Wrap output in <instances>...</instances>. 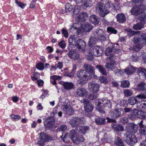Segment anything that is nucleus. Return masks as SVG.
<instances>
[{
    "label": "nucleus",
    "mask_w": 146,
    "mask_h": 146,
    "mask_svg": "<svg viewBox=\"0 0 146 146\" xmlns=\"http://www.w3.org/2000/svg\"><path fill=\"white\" fill-rule=\"evenodd\" d=\"M137 74L139 76L146 78V69L144 68H140L137 70Z\"/></svg>",
    "instance_id": "33"
},
{
    "label": "nucleus",
    "mask_w": 146,
    "mask_h": 146,
    "mask_svg": "<svg viewBox=\"0 0 146 146\" xmlns=\"http://www.w3.org/2000/svg\"><path fill=\"white\" fill-rule=\"evenodd\" d=\"M88 15L87 13L83 12L81 13L76 17V20L79 22H83L88 19Z\"/></svg>",
    "instance_id": "20"
},
{
    "label": "nucleus",
    "mask_w": 146,
    "mask_h": 146,
    "mask_svg": "<svg viewBox=\"0 0 146 146\" xmlns=\"http://www.w3.org/2000/svg\"><path fill=\"white\" fill-rule=\"evenodd\" d=\"M124 114L123 110L121 108H118L112 111L110 113V116L113 118L117 119L121 117Z\"/></svg>",
    "instance_id": "13"
},
{
    "label": "nucleus",
    "mask_w": 146,
    "mask_h": 146,
    "mask_svg": "<svg viewBox=\"0 0 146 146\" xmlns=\"http://www.w3.org/2000/svg\"><path fill=\"white\" fill-rule=\"evenodd\" d=\"M137 117L140 119L146 118V112L139 110H137Z\"/></svg>",
    "instance_id": "37"
},
{
    "label": "nucleus",
    "mask_w": 146,
    "mask_h": 146,
    "mask_svg": "<svg viewBox=\"0 0 146 146\" xmlns=\"http://www.w3.org/2000/svg\"><path fill=\"white\" fill-rule=\"evenodd\" d=\"M98 97V94L94 93L90 94L88 96V98L90 100H94Z\"/></svg>",
    "instance_id": "54"
},
{
    "label": "nucleus",
    "mask_w": 146,
    "mask_h": 146,
    "mask_svg": "<svg viewBox=\"0 0 146 146\" xmlns=\"http://www.w3.org/2000/svg\"><path fill=\"white\" fill-rule=\"evenodd\" d=\"M117 21L119 23H124L126 21L125 16L123 13L118 14L116 16Z\"/></svg>",
    "instance_id": "29"
},
{
    "label": "nucleus",
    "mask_w": 146,
    "mask_h": 146,
    "mask_svg": "<svg viewBox=\"0 0 146 146\" xmlns=\"http://www.w3.org/2000/svg\"><path fill=\"white\" fill-rule=\"evenodd\" d=\"M68 46L74 45L81 52H83L85 51L86 49V43L83 40L77 38L75 36H71L68 39Z\"/></svg>",
    "instance_id": "2"
},
{
    "label": "nucleus",
    "mask_w": 146,
    "mask_h": 146,
    "mask_svg": "<svg viewBox=\"0 0 146 146\" xmlns=\"http://www.w3.org/2000/svg\"><path fill=\"white\" fill-rule=\"evenodd\" d=\"M99 80L101 83H104L105 84H107L108 81L107 78L104 76H101L99 78Z\"/></svg>",
    "instance_id": "55"
},
{
    "label": "nucleus",
    "mask_w": 146,
    "mask_h": 146,
    "mask_svg": "<svg viewBox=\"0 0 146 146\" xmlns=\"http://www.w3.org/2000/svg\"><path fill=\"white\" fill-rule=\"evenodd\" d=\"M67 129V126L65 125H61L58 127L60 131H65Z\"/></svg>",
    "instance_id": "62"
},
{
    "label": "nucleus",
    "mask_w": 146,
    "mask_h": 146,
    "mask_svg": "<svg viewBox=\"0 0 146 146\" xmlns=\"http://www.w3.org/2000/svg\"><path fill=\"white\" fill-rule=\"evenodd\" d=\"M92 50L94 55L97 57L101 56L103 52L102 47L98 46H95Z\"/></svg>",
    "instance_id": "17"
},
{
    "label": "nucleus",
    "mask_w": 146,
    "mask_h": 146,
    "mask_svg": "<svg viewBox=\"0 0 146 146\" xmlns=\"http://www.w3.org/2000/svg\"><path fill=\"white\" fill-rule=\"evenodd\" d=\"M50 78L51 83L54 85L56 84V80L61 79V77L60 76L56 75L52 76H50Z\"/></svg>",
    "instance_id": "36"
},
{
    "label": "nucleus",
    "mask_w": 146,
    "mask_h": 146,
    "mask_svg": "<svg viewBox=\"0 0 146 146\" xmlns=\"http://www.w3.org/2000/svg\"><path fill=\"white\" fill-rule=\"evenodd\" d=\"M36 67L38 69L42 70L44 68V65L42 62H40L36 65Z\"/></svg>",
    "instance_id": "53"
},
{
    "label": "nucleus",
    "mask_w": 146,
    "mask_h": 146,
    "mask_svg": "<svg viewBox=\"0 0 146 146\" xmlns=\"http://www.w3.org/2000/svg\"><path fill=\"white\" fill-rule=\"evenodd\" d=\"M107 31L109 33L114 34H116L117 32L116 30L111 27H109L107 28Z\"/></svg>",
    "instance_id": "47"
},
{
    "label": "nucleus",
    "mask_w": 146,
    "mask_h": 146,
    "mask_svg": "<svg viewBox=\"0 0 146 146\" xmlns=\"http://www.w3.org/2000/svg\"><path fill=\"white\" fill-rule=\"evenodd\" d=\"M96 13L102 17H104L110 13L109 10L106 7L104 4L102 3L98 4L96 6Z\"/></svg>",
    "instance_id": "5"
},
{
    "label": "nucleus",
    "mask_w": 146,
    "mask_h": 146,
    "mask_svg": "<svg viewBox=\"0 0 146 146\" xmlns=\"http://www.w3.org/2000/svg\"><path fill=\"white\" fill-rule=\"evenodd\" d=\"M72 11L74 14L76 15L78 13L79 10L77 8V7H74L69 3H67L65 6V11L67 13Z\"/></svg>",
    "instance_id": "14"
},
{
    "label": "nucleus",
    "mask_w": 146,
    "mask_h": 146,
    "mask_svg": "<svg viewBox=\"0 0 146 146\" xmlns=\"http://www.w3.org/2000/svg\"><path fill=\"white\" fill-rule=\"evenodd\" d=\"M94 103L97 106L105 108L106 110L111 108V103L107 99H97L95 100Z\"/></svg>",
    "instance_id": "3"
},
{
    "label": "nucleus",
    "mask_w": 146,
    "mask_h": 146,
    "mask_svg": "<svg viewBox=\"0 0 146 146\" xmlns=\"http://www.w3.org/2000/svg\"><path fill=\"white\" fill-rule=\"evenodd\" d=\"M130 12L132 15L137 16L140 13L137 5L133 7L130 10Z\"/></svg>",
    "instance_id": "38"
},
{
    "label": "nucleus",
    "mask_w": 146,
    "mask_h": 146,
    "mask_svg": "<svg viewBox=\"0 0 146 146\" xmlns=\"http://www.w3.org/2000/svg\"><path fill=\"white\" fill-rule=\"evenodd\" d=\"M68 49L69 52L68 54V56L71 59L76 60L79 58L80 55L77 50L71 49L70 46H68Z\"/></svg>",
    "instance_id": "11"
},
{
    "label": "nucleus",
    "mask_w": 146,
    "mask_h": 146,
    "mask_svg": "<svg viewBox=\"0 0 146 146\" xmlns=\"http://www.w3.org/2000/svg\"><path fill=\"white\" fill-rule=\"evenodd\" d=\"M76 65H74L73 66V69L71 71V72L68 75V76L70 77H73L74 74L76 70Z\"/></svg>",
    "instance_id": "56"
},
{
    "label": "nucleus",
    "mask_w": 146,
    "mask_h": 146,
    "mask_svg": "<svg viewBox=\"0 0 146 146\" xmlns=\"http://www.w3.org/2000/svg\"><path fill=\"white\" fill-rule=\"evenodd\" d=\"M78 25V26L79 25V24L78 23H76L74 25V27L70 29V31L71 32H72L74 33H75V31H74V32H73V31H72V30H73L74 29L76 31V32H77V31L79 30V27H77V26L76 27L75 26L76 25Z\"/></svg>",
    "instance_id": "60"
},
{
    "label": "nucleus",
    "mask_w": 146,
    "mask_h": 146,
    "mask_svg": "<svg viewBox=\"0 0 146 146\" xmlns=\"http://www.w3.org/2000/svg\"><path fill=\"white\" fill-rule=\"evenodd\" d=\"M76 93L78 96L84 98L87 95L88 92L84 88H79L76 90Z\"/></svg>",
    "instance_id": "16"
},
{
    "label": "nucleus",
    "mask_w": 146,
    "mask_h": 146,
    "mask_svg": "<svg viewBox=\"0 0 146 146\" xmlns=\"http://www.w3.org/2000/svg\"><path fill=\"white\" fill-rule=\"evenodd\" d=\"M114 144L118 146H123V142L122 140L118 137H116L114 141Z\"/></svg>",
    "instance_id": "41"
},
{
    "label": "nucleus",
    "mask_w": 146,
    "mask_h": 146,
    "mask_svg": "<svg viewBox=\"0 0 146 146\" xmlns=\"http://www.w3.org/2000/svg\"><path fill=\"white\" fill-rule=\"evenodd\" d=\"M89 21L91 23L95 25H97L99 23L100 19L98 16L93 15L90 17Z\"/></svg>",
    "instance_id": "23"
},
{
    "label": "nucleus",
    "mask_w": 146,
    "mask_h": 146,
    "mask_svg": "<svg viewBox=\"0 0 146 146\" xmlns=\"http://www.w3.org/2000/svg\"><path fill=\"white\" fill-rule=\"evenodd\" d=\"M52 139V138L47 134L41 132L39 134V140L37 144L39 146H44L45 142L49 141Z\"/></svg>",
    "instance_id": "7"
},
{
    "label": "nucleus",
    "mask_w": 146,
    "mask_h": 146,
    "mask_svg": "<svg viewBox=\"0 0 146 146\" xmlns=\"http://www.w3.org/2000/svg\"><path fill=\"white\" fill-rule=\"evenodd\" d=\"M61 139L64 142L68 143L69 142L70 139V138L69 136V134L68 133H67L64 135H62L61 136Z\"/></svg>",
    "instance_id": "42"
},
{
    "label": "nucleus",
    "mask_w": 146,
    "mask_h": 146,
    "mask_svg": "<svg viewBox=\"0 0 146 146\" xmlns=\"http://www.w3.org/2000/svg\"><path fill=\"white\" fill-rule=\"evenodd\" d=\"M138 129V125L134 123H128L126 126V132L123 137V139L128 145L133 146L137 141L136 137L133 133H136Z\"/></svg>",
    "instance_id": "1"
},
{
    "label": "nucleus",
    "mask_w": 146,
    "mask_h": 146,
    "mask_svg": "<svg viewBox=\"0 0 146 146\" xmlns=\"http://www.w3.org/2000/svg\"><path fill=\"white\" fill-rule=\"evenodd\" d=\"M114 58H113V59H111V60H112V61L110 62L106 63L105 65L106 67L109 70H112L113 69L115 68V63L114 60Z\"/></svg>",
    "instance_id": "34"
},
{
    "label": "nucleus",
    "mask_w": 146,
    "mask_h": 146,
    "mask_svg": "<svg viewBox=\"0 0 146 146\" xmlns=\"http://www.w3.org/2000/svg\"><path fill=\"white\" fill-rule=\"evenodd\" d=\"M62 33L64 35V36L66 38H67L68 36V33L67 30L63 29L62 30Z\"/></svg>",
    "instance_id": "64"
},
{
    "label": "nucleus",
    "mask_w": 146,
    "mask_h": 146,
    "mask_svg": "<svg viewBox=\"0 0 146 146\" xmlns=\"http://www.w3.org/2000/svg\"><path fill=\"white\" fill-rule=\"evenodd\" d=\"M84 138L83 136L78 134L76 137H74L72 141L74 143L78 144L80 142H84Z\"/></svg>",
    "instance_id": "26"
},
{
    "label": "nucleus",
    "mask_w": 146,
    "mask_h": 146,
    "mask_svg": "<svg viewBox=\"0 0 146 146\" xmlns=\"http://www.w3.org/2000/svg\"><path fill=\"white\" fill-rule=\"evenodd\" d=\"M11 117L13 120L15 121L21 118V116L19 115H13L11 116Z\"/></svg>",
    "instance_id": "61"
},
{
    "label": "nucleus",
    "mask_w": 146,
    "mask_h": 146,
    "mask_svg": "<svg viewBox=\"0 0 146 146\" xmlns=\"http://www.w3.org/2000/svg\"><path fill=\"white\" fill-rule=\"evenodd\" d=\"M86 58L89 60H92L94 59V56L91 53H88L86 56Z\"/></svg>",
    "instance_id": "57"
},
{
    "label": "nucleus",
    "mask_w": 146,
    "mask_h": 146,
    "mask_svg": "<svg viewBox=\"0 0 146 146\" xmlns=\"http://www.w3.org/2000/svg\"><path fill=\"white\" fill-rule=\"evenodd\" d=\"M97 39L100 41H105L108 40L104 31L101 29H97L95 30L92 34Z\"/></svg>",
    "instance_id": "6"
},
{
    "label": "nucleus",
    "mask_w": 146,
    "mask_h": 146,
    "mask_svg": "<svg viewBox=\"0 0 146 146\" xmlns=\"http://www.w3.org/2000/svg\"><path fill=\"white\" fill-rule=\"evenodd\" d=\"M79 134L77 132L76 130L75 129H73L70 131L69 136L70 138V139L72 141L74 137H76Z\"/></svg>",
    "instance_id": "43"
},
{
    "label": "nucleus",
    "mask_w": 146,
    "mask_h": 146,
    "mask_svg": "<svg viewBox=\"0 0 146 146\" xmlns=\"http://www.w3.org/2000/svg\"><path fill=\"white\" fill-rule=\"evenodd\" d=\"M59 46L62 48H64L66 46L65 42L63 40H61L60 42H59Z\"/></svg>",
    "instance_id": "58"
},
{
    "label": "nucleus",
    "mask_w": 146,
    "mask_h": 146,
    "mask_svg": "<svg viewBox=\"0 0 146 146\" xmlns=\"http://www.w3.org/2000/svg\"><path fill=\"white\" fill-rule=\"evenodd\" d=\"M142 46L138 44L135 45L133 48V50L136 51H138L141 48Z\"/></svg>",
    "instance_id": "63"
},
{
    "label": "nucleus",
    "mask_w": 146,
    "mask_h": 146,
    "mask_svg": "<svg viewBox=\"0 0 146 146\" xmlns=\"http://www.w3.org/2000/svg\"><path fill=\"white\" fill-rule=\"evenodd\" d=\"M135 43H139L142 45H146V33H143L141 35H137L135 36L133 39Z\"/></svg>",
    "instance_id": "10"
},
{
    "label": "nucleus",
    "mask_w": 146,
    "mask_h": 146,
    "mask_svg": "<svg viewBox=\"0 0 146 146\" xmlns=\"http://www.w3.org/2000/svg\"><path fill=\"white\" fill-rule=\"evenodd\" d=\"M89 88L91 91L94 93H97L99 90V85L94 83H90L88 85Z\"/></svg>",
    "instance_id": "19"
},
{
    "label": "nucleus",
    "mask_w": 146,
    "mask_h": 146,
    "mask_svg": "<svg viewBox=\"0 0 146 146\" xmlns=\"http://www.w3.org/2000/svg\"><path fill=\"white\" fill-rule=\"evenodd\" d=\"M81 102L85 104L84 108L86 112H91L93 110L94 107L91 103L89 102V100L84 99L82 100Z\"/></svg>",
    "instance_id": "15"
},
{
    "label": "nucleus",
    "mask_w": 146,
    "mask_h": 146,
    "mask_svg": "<svg viewBox=\"0 0 146 146\" xmlns=\"http://www.w3.org/2000/svg\"><path fill=\"white\" fill-rule=\"evenodd\" d=\"M77 75L79 79L82 81H85L91 79L92 76L86 70H81L78 71Z\"/></svg>",
    "instance_id": "8"
},
{
    "label": "nucleus",
    "mask_w": 146,
    "mask_h": 146,
    "mask_svg": "<svg viewBox=\"0 0 146 146\" xmlns=\"http://www.w3.org/2000/svg\"><path fill=\"white\" fill-rule=\"evenodd\" d=\"M81 28L83 30V32H89L93 28L92 26L90 24L86 23L81 26Z\"/></svg>",
    "instance_id": "28"
},
{
    "label": "nucleus",
    "mask_w": 146,
    "mask_h": 146,
    "mask_svg": "<svg viewBox=\"0 0 146 146\" xmlns=\"http://www.w3.org/2000/svg\"><path fill=\"white\" fill-rule=\"evenodd\" d=\"M106 6L107 8L109 10L111 11H114L117 10L116 6L114 4V2L112 1H108L106 2Z\"/></svg>",
    "instance_id": "21"
},
{
    "label": "nucleus",
    "mask_w": 146,
    "mask_h": 146,
    "mask_svg": "<svg viewBox=\"0 0 146 146\" xmlns=\"http://www.w3.org/2000/svg\"><path fill=\"white\" fill-rule=\"evenodd\" d=\"M99 40L97 39L93 35L91 37L89 40L88 43V45L89 46H92L95 45L96 42Z\"/></svg>",
    "instance_id": "32"
},
{
    "label": "nucleus",
    "mask_w": 146,
    "mask_h": 146,
    "mask_svg": "<svg viewBox=\"0 0 146 146\" xmlns=\"http://www.w3.org/2000/svg\"><path fill=\"white\" fill-rule=\"evenodd\" d=\"M44 123L45 127L49 129L52 130L55 128L54 119L53 117H48L44 120Z\"/></svg>",
    "instance_id": "9"
},
{
    "label": "nucleus",
    "mask_w": 146,
    "mask_h": 146,
    "mask_svg": "<svg viewBox=\"0 0 146 146\" xmlns=\"http://www.w3.org/2000/svg\"><path fill=\"white\" fill-rule=\"evenodd\" d=\"M137 6L140 12L146 9V5L143 3H141L139 5H137Z\"/></svg>",
    "instance_id": "51"
},
{
    "label": "nucleus",
    "mask_w": 146,
    "mask_h": 146,
    "mask_svg": "<svg viewBox=\"0 0 146 146\" xmlns=\"http://www.w3.org/2000/svg\"><path fill=\"white\" fill-rule=\"evenodd\" d=\"M78 131L82 134L86 133L89 129L88 126H79L76 127Z\"/></svg>",
    "instance_id": "22"
},
{
    "label": "nucleus",
    "mask_w": 146,
    "mask_h": 146,
    "mask_svg": "<svg viewBox=\"0 0 146 146\" xmlns=\"http://www.w3.org/2000/svg\"><path fill=\"white\" fill-rule=\"evenodd\" d=\"M141 105L140 107H137L138 108H142V109L144 110H146V101H142L140 104Z\"/></svg>",
    "instance_id": "50"
},
{
    "label": "nucleus",
    "mask_w": 146,
    "mask_h": 146,
    "mask_svg": "<svg viewBox=\"0 0 146 146\" xmlns=\"http://www.w3.org/2000/svg\"><path fill=\"white\" fill-rule=\"evenodd\" d=\"M129 82L127 80H123L121 82V86L123 88H129Z\"/></svg>",
    "instance_id": "46"
},
{
    "label": "nucleus",
    "mask_w": 146,
    "mask_h": 146,
    "mask_svg": "<svg viewBox=\"0 0 146 146\" xmlns=\"http://www.w3.org/2000/svg\"><path fill=\"white\" fill-rule=\"evenodd\" d=\"M96 123L99 125H102L105 123V119L102 117H98L95 119Z\"/></svg>",
    "instance_id": "44"
},
{
    "label": "nucleus",
    "mask_w": 146,
    "mask_h": 146,
    "mask_svg": "<svg viewBox=\"0 0 146 146\" xmlns=\"http://www.w3.org/2000/svg\"><path fill=\"white\" fill-rule=\"evenodd\" d=\"M137 109H134L131 113L128 115V118L131 120H134L136 117H137Z\"/></svg>",
    "instance_id": "39"
},
{
    "label": "nucleus",
    "mask_w": 146,
    "mask_h": 146,
    "mask_svg": "<svg viewBox=\"0 0 146 146\" xmlns=\"http://www.w3.org/2000/svg\"><path fill=\"white\" fill-rule=\"evenodd\" d=\"M84 2L83 5L86 8L90 6L92 4V1L91 0H84Z\"/></svg>",
    "instance_id": "52"
},
{
    "label": "nucleus",
    "mask_w": 146,
    "mask_h": 146,
    "mask_svg": "<svg viewBox=\"0 0 146 146\" xmlns=\"http://www.w3.org/2000/svg\"><path fill=\"white\" fill-rule=\"evenodd\" d=\"M135 89L138 91L146 92V83L143 81L139 82Z\"/></svg>",
    "instance_id": "18"
},
{
    "label": "nucleus",
    "mask_w": 146,
    "mask_h": 146,
    "mask_svg": "<svg viewBox=\"0 0 146 146\" xmlns=\"http://www.w3.org/2000/svg\"><path fill=\"white\" fill-rule=\"evenodd\" d=\"M119 121L122 123L125 124L128 122V119L127 117H123L120 119Z\"/></svg>",
    "instance_id": "59"
},
{
    "label": "nucleus",
    "mask_w": 146,
    "mask_h": 146,
    "mask_svg": "<svg viewBox=\"0 0 146 146\" xmlns=\"http://www.w3.org/2000/svg\"><path fill=\"white\" fill-rule=\"evenodd\" d=\"M120 51V50L118 49L116 45H113L112 46L107 48L105 51V54L107 56H111L110 57V60L116 59V56L113 55L115 53H117Z\"/></svg>",
    "instance_id": "4"
},
{
    "label": "nucleus",
    "mask_w": 146,
    "mask_h": 146,
    "mask_svg": "<svg viewBox=\"0 0 146 146\" xmlns=\"http://www.w3.org/2000/svg\"><path fill=\"white\" fill-rule=\"evenodd\" d=\"M123 93L124 96L127 97L130 96L133 94L132 90L128 89H124L123 90Z\"/></svg>",
    "instance_id": "45"
},
{
    "label": "nucleus",
    "mask_w": 146,
    "mask_h": 146,
    "mask_svg": "<svg viewBox=\"0 0 146 146\" xmlns=\"http://www.w3.org/2000/svg\"><path fill=\"white\" fill-rule=\"evenodd\" d=\"M143 123V121L141 120L139 123L140 127L139 131L141 135H146V125H144Z\"/></svg>",
    "instance_id": "25"
},
{
    "label": "nucleus",
    "mask_w": 146,
    "mask_h": 146,
    "mask_svg": "<svg viewBox=\"0 0 146 146\" xmlns=\"http://www.w3.org/2000/svg\"><path fill=\"white\" fill-rule=\"evenodd\" d=\"M64 88L68 90H70L73 88L74 84L72 82H65L63 83Z\"/></svg>",
    "instance_id": "30"
},
{
    "label": "nucleus",
    "mask_w": 146,
    "mask_h": 146,
    "mask_svg": "<svg viewBox=\"0 0 146 146\" xmlns=\"http://www.w3.org/2000/svg\"><path fill=\"white\" fill-rule=\"evenodd\" d=\"M84 68L89 72L92 74H94L95 69L93 67L89 64H85L84 65Z\"/></svg>",
    "instance_id": "35"
},
{
    "label": "nucleus",
    "mask_w": 146,
    "mask_h": 146,
    "mask_svg": "<svg viewBox=\"0 0 146 146\" xmlns=\"http://www.w3.org/2000/svg\"><path fill=\"white\" fill-rule=\"evenodd\" d=\"M136 96L137 98H139V99H146V92H145L143 93H141Z\"/></svg>",
    "instance_id": "49"
},
{
    "label": "nucleus",
    "mask_w": 146,
    "mask_h": 146,
    "mask_svg": "<svg viewBox=\"0 0 146 146\" xmlns=\"http://www.w3.org/2000/svg\"><path fill=\"white\" fill-rule=\"evenodd\" d=\"M83 118H79L78 117H73L69 121V123L72 127H75L79 125L84 124Z\"/></svg>",
    "instance_id": "12"
},
{
    "label": "nucleus",
    "mask_w": 146,
    "mask_h": 146,
    "mask_svg": "<svg viewBox=\"0 0 146 146\" xmlns=\"http://www.w3.org/2000/svg\"><path fill=\"white\" fill-rule=\"evenodd\" d=\"M128 102L130 105H133L136 104H137L138 105L140 104V102H139L136 96L129 97L128 100Z\"/></svg>",
    "instance_id": "31"
},
{
    "label": "nucleus",
    "mask_w": 146,
    "mask_h": 146,
    "mask_svg": "<svg viewBox=\"0 0 146 146\" xmlns=\"http://www.w3.org/2000/svg\"><path fill=\"white\" fill-rule=\"evenodd\" d=\"M63 110L66 113L68 114H73L74 113V111L71 109L70 106L69 107L67 106H65L63 108Z\"/></svg>",
    "instance_id": "40"
},
{
    "label": "nucleus",
    "mask_w": 146,
    "mask_h": 146,
    "mask_svg": "<svg viewBox=\"0 0 146 146\" xmlns=\"http://www.w3.org/2000/svg\"><path fill=\"white\" fill-rule=\"evenodd\" d=\"M139 22L143 25L146 24V13L143 12L138 18Z\"/></svg>",
    "instance_id": "27"
},
{
    "label": "nucleus",
    "mask_w": 146,
    "mask_h": 146,
    "mask_svg": "<svg viewBox=\"0 0 146 146\" xmlns=\"http://www.w3.org/2000/svg\"><path fill=\"white\" fill-rule=\"evenodd\" d=\"M96 68L97 69L102 75L106 76L107 73L105 68L102 65L98 64L96 66Z\"/></svg>",
    "instance_id": "24"
},
{
    "label": "nucleus",
    "mask_w": 146,
    "mask_h": 146,
    "mask_svg": "<svg viewBox=\"0 0 146 146\" xmlns=\"http://www.w3.org/2000/svg\"><path fill=\"white\" fill-rule=\"evenodd\" d=\"M143 27V25L139 22L136 24L134 25L133 26V28L135 30H140Z\"/></svg>",
    "instance_id": "48"
}]
</instances>
